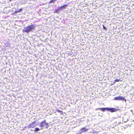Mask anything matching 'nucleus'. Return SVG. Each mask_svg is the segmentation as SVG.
<instances>
[{
    "instance_id": "1",
    "label": "nucleus",
    "mask_w": 134,
    "mask_h": 134,
    "mask_svg": "<svg viewBox=\"0 0 134 134\" xmlns=\"http://www.w3.org/2000/svg\"><path fill=\"white\" fill-rule=\"evenodd\" d=\"M35 27V26L33 24H32L24 27L23 30V31L24 32H25L28 33L32 30H34Z\"/></svg>"
},
{
    "instance_id": "2",
    "label": "nucleus",
    "mask_w": 134,
    "mask_h": 134,
    "mask_svg": "<svg viewBox=\"0 0 134 134\" xmlns=\"http://www.w3.org/2000/svg\"><path fill=\"white\" fill-rule=\"evenodd\" d=\"M40 126L41 129H48L49 126L48 124L46 122L45 120L41 121L40 124Z\"/></svg>"
},
{
    "instance_id": "3",
    "label": "nucleus",
    "mask_w": 134,
    "mask_h": 134,
    "mask_svg": "<svg viewBox=\"0 0 134 134\" xmlns=\"http://www.w3.org/2000/svg\"><path fill=\"white\" fill-rule=\"evenodd\" d=\"M35 121L32 122L28 126V127L29 128H34L37 125L35 124Z\"/></svg>"
},
{
    "instance_id": "4",
    "label": "nucleus",
    "mask_w": 134,
    "mask_h": 134,
    "mask_svg": "<svg viewBox=\"0 0 134 134\" xmlns=\"http://www.w3.org/2000/svg\"><path fill=\"white\" fill-rule=\"evenodd\" d=\"M114 100H125L126 99L124 98L122 96H119L118 97H115L114 99Z\"/></svg>"
},
{
    "instance_id": "5",
    "label": "nucleus",
    "mask_w": 134,
    "mask_h": 134,
    "mask_svg": "<svg viewBox=\"0 0 134 134\" xmlns=\"http://www.w3.org/2000/svg\"><path fill=\"white\" fill-rule=\"evenodd\" d=\"M68 6V5L67 4H65L59 7V9H60V10H62L64 9H65Z\"/></svg>"
},
{
    "instance_id": "6",
    "label": "nucleus",
    "mask_w": 134,
    "mask_h": 134,
    "mask_svg": "<svg viewBox=\"0 0 134 134\" xmlns=\"http://www.w3.org/2000/svg\"><path fill=\"white\" fill-rule=\"evenodd\" d=\"M88 130V129H86L85 127L82 128L80 129L81 133L87 131Z\"/></svg>"
},
{
    "instance_id": "7",
    "label": "nucleus",
    "mask_w": 134,
    "mask_h": 134,
    "mask_svg": "<svg viewBox=\"0 0 134 134\" xmlns=\"http://www.w3.org/2000/svg\"><path fill=\"white\" fill-rule=\"evenodd\" d=\"M108 111H110L111 112H113L116 111V110L115 109L113 108H108Z\"/></svg>"
},
{
    "instance_id": "8",
    "label": "nucleus",
    "mask_w": 134,
    "mask_h": 134,
    "mask_svg": "<svg viewBox=\"0 0 134 134\" xmlns=\"http://www.w3.org/2000/svg\"><path fill=\"white\" fill-rule=\"evenodd\" d=\"M99 109L102 110L103 111H104L105 110H108V108H99Z\"/></svg>"
},
{
    "instance_id": "9",
    "label": "nucleus",
    "mask_w": 134,
    "mask_h": 134,
    "mask_svg": "<svg viewBox=\"0 0 134 134\" xmlns=\"http://www.w3.org/2000/svg\"><path fill=\"white\" fill-rule=\"evenodd\" d=\"M23 10V8H21L20 9L18 10L15 11V13H18L21 12H22Z\"/></svg>"
},
{
    "instance_id": "10",
    "label": "nucleus",
    "mask_w": 134,
    "mask_h": 134,
    "mask_svg": "<svg viewBox=\"0 0 134 134\" xmlns=\"http://www.w3.org/2000/svg\"><path fill=\"white\" fill-rule=\"evenodd\" d=\"M57 0H50L49 2V4H51L52 3H54L55 1Z\"/></svg>"
},
{
    "instance_id": "11",
    "label": "nucleus",
    "mask_w": 134,
    "mask_h": 134,
    "mask_svg": "<svg viewBox=\"0 0 134 134\" xmlns=\"http://www.w3.org/2000/svg\"><path fill=\"white\" fill-rule=\"evenodd\" d=\"M60 10V9H59V7L58 9H56L55 10V11H54V13H58V11L59 10Z\"/></svg>"
},
{
    "instance_id": "12",
    "label": "nucleus",
    "mask_w": 134,
    "mask_h": 134,
    "mask_svg": "<svg viewBox=\"0 0 134 134\" xmlns=\"http://www.w3.org/2000/svg\"><path fill=\"white\" fill-rule=\"evenodd\" d=\"M40 130V129L38 128H35L34 129L35 132L38 131Z\"/></svg>"
},
{
    "instance_id": "13",
    "label": "nucleus",
    "mask_w": 134,
    "mask_h": 134,
    "mask_svg": "<svg viewBox=\"0 0 134 134\" xmlns=\"http://www.w3.org/2000/svg\"><path fill=\"white\" fill-rule=\"evenodd\" d=\"M57 112H59L61 114H63V112L62 111H60L59 110H57Z\"/></svg>"
},
{
    "instance_id": "14",
    "label": "nucleus",
    "mask_w": 134,
    "mask_h": 134,
    "mask_svg": "<svg viewBox=\"0 0 134 134\" xmlns=\"http://www.w3.org/2000/svg\"><path fill=\"white\" fill-rule=\"evenodd\" d=\"M120 80V79H116L114 80V83L116 82H119Z\"/></svg>"
},
{
    "instance_id": "15",
    "label": "nucleus",
    "mask_w": 134,
    "mask_h": 134,
    "mask_svg": "<svg viewBox=\"0 0 134 134\" xmlns=\"http://www.w3.org/2000/svg\"><path fill=\"white\" fill-rule=\"evenodd\" d=\"M103 28L105 30H107L105 27L104 25H103Z\"/></svg>"
}]
</instances>
